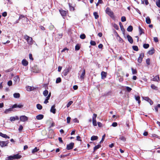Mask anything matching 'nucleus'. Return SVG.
Listing matches in <instances>:
<instances>
[{"instance_id": "obj_1", "label": "nucleus", "mask_w": 160, "mask_h": 160, "mask_svg": "<svg viewBox=\"0 0 160 160\" xmlns=\"http://www.w3.org/2000/svg\"><path fill=\"white\" fill-rule=\"evenodd\" d=\"M23 107V105H17L15 104L13 105L11 107L8 109H6L4 111V113L6 114L9 113L11 112L12 111H13V109L15 108H22Z\"/></svg>"}, {"instance_id": "obj_2", "label": "nucleus", "mask_w": 160, "mask_h": 160, "mask_svg": "<svg viewBox=\"0 0 160 160\" xmlns=\"http://www.w3.org/2000/svg\"><path fill=\"white\" fill-rule=\"evenodd\" d=\"M24 38L27 40L28 43L29 44L32 45L34 41L32 38L27 35L24 36Z\"/></svg>"}, {"instance_id": "obj_3", "label": "nucleus", "mask_w": 160, "mask_h": 160, "mask_svg": "<svg viewBox=\"0 0 160 160\" xmlns=\"http://www.w3.org/2000/svg\"><path fill=\"white\" fill-rule=\"evenodd\" d=\"M106 13L112 18H114L113 12L108 7L106 10Z\"/></svg>"}, {"instance_id": "obj_4", "label": "nucleus", "mask_w": 160, "mask_h": 160, "mask_svg": "<svg viewBox=\"0 0 160 160\" xmlns=\"http://www.w3.org/2000/svg\"><path fill=\"white\" fill-rule=\"evenodd\" d=\"M74 143L72 142L69 144H67L66 147V149L68 150H70L73 148L74 145Z\"/></svg>"}, {"instance_id": "obj_5", "label": "nucleus", "mask_w": 160, "mask_h": 160, "mask_svg": "<svg viewBox=\"0 0 160 160\" xmlns=\"http://www.w3.org/2000/svg\"><path fill=\"white\" fill-rule=\"evenodd\" d=\"M71 69V68L70 67H68L66 68L63 72V74L64 76H67L70 70Z\"/></svg>"}, {"instance_id": "obj_6", "label": "nucleus", "mask_w": 160, "mask_h": 160, "mask_svg": "<svg viewBox=\"0 0 160 160\" xmlns=\"http://www.w3.org/2000/svg\"><path fill=\"white\" fill-rule=\"evenodd\" d=\"M144 56L143 53H142L140 54L139 56L138 59V61L139 63H141L142 62Z\"/></svg>"}, {"instance_id": "obj_7", "label": "nucleus", "mask_w": 160, "mask_h": 160, "mask_svg": "<svg viewBox=\"0 0 160 160\" xmlns=\"http://www.w3.org/2000/svg\"><path fill=\"white\" fill-rule=\"evenodd\" d=\"M59 11L62 16L63 18H64L67 13V12L62 9H60Z\"/></svg>"}, {"instance_id": "obj_8", "label": "nucleus", "mask_w": 160, "mask_h": 160, "mask_svg": "<svg viewBox=\"0 0 160 160\" xmlns=\"http://www.w3.org/2000/svg\"><path fill=\"white\" fill-rule=\"evenodd\" d=\"M13 159H19L21 158L22 156L19 154H14L12 156Z\"/></svg>"}, {"instance_id": "obj_9", "label": "nucleus", "mask_w": 160, "mask_h": 160, "mask_svg": "<svg viewBox=\"0 0 160 160\" xmlns=\"http://www.w3.org/2000/svg\"><path fill=\"white\" fill-rule=\"evenodd\" d=\"M144 99L146 101H148L151 105H152L153 104V102L148 97H144Z\"/></svg>"}, {"instance_id": "obj_10", "label": "nucleus", "mask_w": 160, "mask_h": 160, "mask_svg": "<svg viewBox=\"0 0 160 160\" xmlns=\"http://www.w3.org/2000/svg\"><path fill=\"white\" fill-rule=\"evenodd\" d=\"M127 38H128V42L131 43L132 44L133 42V40L132 37L129 35L127 36Z\"/></svg>"}, {"instance_id": "obj_11", "label": "nucleus", "mask_w": 160, "mask_h": 160, "mask_svg": "<svg viewBox=\"0 0 160 160\" xmlns=\"http://www.w3.org/2000/svg\"><path fill=\"white\" fill-rule=\"evenodd\" d=\"M8 144V142H7L5 141H0V146H1L2 147H4L5 146H7Z\"/></svg>"}, {"instance_id": "obj_12", "label": "nucleus", "mask_w": 160, "mask_h": 160, "mask_svg": "<svg viewBox=\"0 0 160 160\" xmlns=\"http://www.w3.org/2000/svg\"><path fill=\"white\" fill-rule=\"evenodd\" d=\"M22 63L24 66H26L28 64V62L25 59H23L22 61Z\"/></svg>"}, {"instance_id": "obj_13", "label": "nucleus", "mask_w": 160, "mask_h": 160, "mask_svg": "<svg viewBox=\"0 0 160 160\" xmlns=\"http://www.w3.org/2000/svg\"><path fill=\"white\" fill-rule=\"evenodd\" d=\"M44 116L42 114H39L37 115L36 117V118L38 120L42 119L43 118Z\"/></svg>"}, {"instance_id": "obj_14", "label": "nucleus", "mask_w": 160, "mask_h": 160, "mask_svg": "<svg viewBox=\"0 0 160 160\" xmlns=\"http://www.w3.org/2000/svg\"><path fill=\"white\" fill-rule=\"evenodd\" d=\"M107 73L104 72L102 71L101 72V75L102 79H104L106 77Z\"/></svg>"}, {"instance_id": "obj_15", "label": "nucleus", "mask_w": 160, "mask_h": 160, "mask_svg": "<svg viewBox=\"0 0 160 160\" xmlns=\"http://www.w3.org/2000/svg\"><path fill=\"white\" fill-rule=\"evenodd\" d=\"M50 111L53 114H55L56 113V109L55 108V106L54 105H53L51 107Z\"/></svg>"}, {"instance_id": "obj_16", "label": "nucleus", "mask_w": 160, "mask_h": 160, "mask_svg": "<svg viewBox=\"0 0 160 160\" xmlns=\"http://www.w3.org/2000/svg\"><path fill=\"white\" fill-rule=\"evenodd\" d=\"M28 118L25 115L21 116L20 118V120H28Z\"/></svg>"}, {"instance_id": "obj_17", "label": "nucleus", "mask_w": 160, "mask_h": 160, "mask_svg": "<svg viewBox=\"0 0 160 160\" xmlns=\"http://www.w3.org/2000/svg\"><path fill=\"white\" fill-rule=\"evenodd\" d=\"M82 72L80 76V79H83L84 78V77L85 74V69H83L82 70Z\"/></svg>"}, {"instance_id": "obj_18", "label": "nucleus", "mask_w": 160, "mask_h": 160, "mask_svg": "<svg viewBox=\"0 0 160 160\" xmlns=\"http://www.w3.org/2000/svg\"><path fill=\"white\" fill-rule=\"evenodd\" d=\"M155 52V50L153 48H152L151 49L149 50L148 53L149 55H152Z\"/></svg>"}, {"instance_id": "obj_19", "label": "nucleus", "mask_w": 160, "mask_h": 160, "mask_svg": "<svg viewBox=\"0 0 160 160\" xmlns=\"http://www.w3.org/2000/svg\"><path fill=\"white\" fill-rule=\"evenodd\" d=\"M101 145L100 144H98L96 146H95L94 148H93V152H94L96 151V150H97L98 149V148H101Z\"/></svg>"}, {"instance_id": "obj_20", "label": "nucleus", "mask_w": 160, "mask_h": 160, "mask_svg": "<svg viewBox=\"0 0 160 160\" xmlns=\"http://www.w3.org/2000/svg\"><path fill=\"white\" fill-rule=\"evenodd\" d=\"M0 136L5 138H10L6 134H3L1 132H0Z\"/></svg>"}, {"instance_id": "obj_21", "label": "nucleus", "mask_w": 160, "mask_h": 160, "mask_svg": "<svg viewBox=\"0 0 160 160\" xmlns=\"http://www.w3.org/2000/svg\"><path fill=\"white\" fill-rule=\"evenodd\" d=\"M119 24L121 29V31L123 32V33L124 34L125 32V29L123 27L121 22H119Z\"/></svg>"}, {"instance_id": "obj_22", "label": "nucleus", "mask_w": 160, "mask_h": 160, "mask_svg": "<svg viewBox=\"0 0 160 160\" xmlns=\"http://www.w3.org/2000/svg\"><path fill=\"white\" fill-rule=\"evenodd\" d=\"M19 118L17 116L11 117L10 118V120H18Z\"/></svg>"}, {"instance_id": "obj_23", "label": "nucleus", "mask_w": 160, "mask_h": 160, "mask_svg": "<svg viewBox=\"0 0 160 160\" xmlns=\"http://www.w3.org/2000/svg\"><path fill=\"white\" fill-rule=\"evenodd\" d=\"M26 88L27 90L28 91H32L34 90V88L29 86H27L26 87Z\"/></svg>"}, {"instance_id": "obj_24", "label": "nucleus", "mask_w": 160, "mask_h": 160, "mask_svg": "<svg viewBox=\"0 0 160 160\" xmlns=\"http://www.w3.org/2000/svg\"><path fill=\"white\" fill-rule=\"evenodd\" d=\"M146 22L148 24H150L151 22V20L149 17H147L146 18Z\"/></svg>"}, {"instance_id": "obj_25", "label": "nucleus", "mask_w": 160, "mask_h": 160, "mask_svg": "<svg viewBox=\"0 0 160 160\" xmlns=\"http://www.w3.org/2000/svg\"><path fill=\"white\" fill-rule=\"evenodd\" d=\"M20 96V94L18 93H15L13 94V97L15 98H18Z\"/></svg>"}, {"instance_id": "obj_26", "label": "nucleus", "mask_w": 160, "mask_h": 160, "mask_svg": "<svg viewBox=\"0 0 160 160\" xmlns=\"http://www.w3.org/2000/svg\"><path fill=\"white\" fill-rule=\"evenodd\" d=\"M15 82H19V78L18 76H16L13 78Z\"/></svg>"}, {"instance_id": "obj_27", "label": "nucleus", "mask_w": 160, "mask_h": 160, "mask_svg": "<svg viewBox=\"0 0 160 160\" xmlns=\"http://www.w3.org/2000/svg\"><path fill=\"white\" fill-rule=\"evenodd\" d=\"M98 137L97 136H93L91 138V141H94L98 139Z\"/></svg>"}, {"instance_id": "obj_28", "label": "nucleus", "mask_w": 160, "mask_h": 160, "mask_svg": "<svg viewBox=\"0 0 160 160\" xmlns=\"http://www.w3.org/2000/svg\"><path fill=\"white\" fill-rule=\"evenodd\" d=\"M159 80V78L158 76H155L153 78V81H158Z\"/></svg>"}, {"instance_id": "obj_29", "label": "nucleus", "mask_w": 160, "mask_h": 160, "mask_svg": "<svg viewBox=\"0 0 160 160\" xmlns=\"http://www.w3.org/2000/svg\"><path fill=\"white\" fill-rule=\"evenodd\" d=\"M133 30V27L132 26L130 25L128 26L127 29L128 32H132Z\"/></svg>"}, {"instance_id": "obj_30", "label": "nucleus", "mask_w": 160, "mask_h": 160, "mask_svg": "<svg viewBox=\"0 0 160 160\" xmlns=\"http://www.w3.org/2000/svg\"><path fill=\"white\" fill-rule=\"evenodd\" d=\"M24 123L23 124L19 126V128H18V130L19 132H21L22 131L23 128V126H24Z\"/></svg>"}, {"instance_id": "obj_31", "label": "nucleus", "mask_w": 160, "mask_h": 160, "mask_svg": "<svg viewBox=\"0 0 160 160\" xmlns=\"http://www.w3.org/2000/svg\"><path fill=\"white\" fill-rule=\"evenodd\" d=\"M93 15L94 16L95 18L96 19H97L99 18V15L98 13L96 12H93Z\"/></svg>"}, {"instance_id": "obj_32", "label": "nucleus", "mask_w": 160, "mask_h": 160, "mask_svg": "<svg viewBox=\"0 0 160 160\" xmlns=\"http://www.w3.org/2000/svg\"><path fill=\"white\" fill-rule=\"evenodd\" d=\"M139 34L140 35H141L142 34L144 33V32L143 31V30L140 26L139 27Z\"/></svg>"}, {"instance_id": "obj_33", "label": "nucleus", "mask_w": 160, "mask_h": 160, "mask_svg": "<svg viewBox=\"0 0 160 160\" xmlns=\"http://www.w3.org/2000/svg\"><path fill=\"white\" fill-rule=\"evenodd\" d=\"M80 48V46L78 44L76 45L75 47V50L76 51L78 50Z\"/></svg>"}, {"instance_id": "obj_34", "label": "nucleus", "mask_w": 160, "mask_h": 160, "mask_svg": "<svg viewBox=\"0 0 160 160\" xmlns=\"http://www.w3.org/2000/svg\"><path fill=\"white\" fill-rule=\"evenodd\" d=\"M140 97L139 96H136L135 97V99L136 101H138V104H140L141 101L140 100Z\"/></svg>"}, {"instance_id": "obj_35", "label": "nucleus", "mask_w": 160, "mask_h": 160, "mask_svg": "<svg viewBox=\"0 0 160 160\" xmlns=\"http://www.w3.org/2000/svg\"><path fill=\"white\" fill-rule=\"evenodd\" d=\"M13 158L12 156H10L6 158L5 160H13Z\"/></svg>"}, {"instance_id": "obj_36", "label": "nucleus", "mask_w": 160, "mask_h": 160, "mask_svg": "<svg viewBox=\"0 0 160 160\" xmlns=\"http://www.w3.org/2000/svg\"><path fill=\"white\" fill-rule=\"evenodd\" d=\"M48 91L47 90H45L43 91V94L46 97L48 95Z\"/></svg>"}, {"instance_id": "obj_37", "label": "nucleus", "mask_w": 160, "mask_h": 160, "mask_svg": "<svg viewBox=\"0 0 160 160\" xmlns=\"http://www.w3.org/2000/svg\"><path fill=\"white\" fill-rule=\"evenodd\" d=\"M37 108L38 109L41 110L42 108V106L40 104H38L37 105Z\"/></svg>"}, {"instance_id": "obj_38", "label": "nucleus", "mask_w": 160, "mask_h": 160, "mask_svg": "<svg viewBox=\"0 0 160 160\" xmlns=\"http://www.w3.org/2000/svg\"><path fill=\"white\" fill-rule=\"evenodd\" d=\"M132 48L134 51H137L138 50V47L136 46H133L132 47Z\"/></svg>"}, {"instance_id": "obj_39", "label": "nucleus", "mask_w": 160, "mask_h": 160, "mask_svg": "<svg viewBox=\"0 0 160 160\" xmlns=\"http://www.w3.org/2000/svg\"><path fill=\"white\" fill-rule=\"evenodd\" d=\"M149 45L148 44H144L143 45V47L144 48L147 49L149 48Z\"/></svg>"}, {"instance_id": "obj_40", "label": "nucleus", "mask_w": 160, "mask_h": 160, "mask_svg": "<svg viewBox=\"0 0 160 160\" xmlns=\"http://www.w3.org/2000/svg\"><path fill=\"white\" fill-rule=\"evenodd\" d=\"M157 6L159 8H160V0H157L156 2Z\"/></svg>"}, {"instance_id": "obj_41", "label": "nucleus", "mask_w": 160, "mask_h": 160, "mask_svg": "<svg viewBox=\"0 0 160 160\" xmlns=\"http://www.w3.org/2000/svg\"><path fill=\"white\" fill-rule=\"evenodd\" d=\"M80 38L82 39H84L86 38V35L84 34H82L80 35Z\"/></svg>"}, {"instance_id": "obj_42", "label": "nucleus", "mask_w": 160, "mask_h": 160, "mask_svg": "<svg viewBox=\"0 0 160 160\" xmlns=\"http://www.w3.org/2000/svg\"><path fill=\"white\" fill-rule=\"evenodd\" d=\"M39 150V149H38L37 147H35L32 150V152L34 153L38 152Z\"/></svg>"}, {"instance_id": "obj_43", "label": "nucleus", "mask_w": 160, "mask_h": 160, "mask_svg": "<svg viewBox=\"0 0 160 160\" xmlns=\"http://www.w3.org/2000/svg\"><path fill=\"white\" fill-rule=\"evenodd\" d=\"M151 87L153 89L157 90L158 88L157 87L155 86L154 84H152Z\"/></svg>"}, {"instance_id": "obj_44", "label": "nucleus", "mask_w": 160, "mask_h": 160, "mask_svg": "<svg viewBox=\"0 0 160 160\" xmlns=\"http://www.w3.org/2000/svg\"><path fill=\"white\" fill-rule=\"evenodd\" d=\"M73 102L72 101H70L67 104V108H68L70 107V106L72 103Z\"/></svg>"}, {"instance_id": "obj_45", "label": "nucleus", "mask_w": 160, "mask_h": 160, "mask_svg": "<svg viewBox=\"0 0 160 160\" xmlns=\"http://www.w3.org/2000/svg\"><path fill=\"white\" fill-rule=\"evenodd\" d=\"M69 6L70 10L71 11H74V8L73 7L71 6V4L70 3H69Z\"/></svg>"}, {"instance_id": "obj_46", "label": "nucleus", "mask_w": 160, "mask_h": 160, "mask_svg": "<svg viewBox=\"0 0 160 160\" xmlns=\"http://www.w3.org/2000/svg\"><path fill=\"white\" fill-rule=\"evenodd\" d=\"M70 153L66 155H61L60 156V157L61 158H64L67 156H68L69 155Z\"/></svg>"}, {"instance_id": "obj_47", "label": "nucleus", "mask_w": 160, "mask_h": 160, "mask_svg": "<svg viewBox=\"0 0 160 160\" xmlns=\"http://www.w3.org/2000/svg\"><path fill=\"white\" fill-rule=\"evenodd\" d=\"M61 78H58L56 80V83H59L61 82Z\"/></svg>"}, {"instance_id": "obj_48", "label": "nucleus", "mask_w": 160, "mask_h": 160, "mask_svg": "<svg viewBox=\"0 0 160 160\" xmlns=\"http://www.w3.org/2000/svg\"><path fill=\"white\" fill-rule=\"evenodd\" d=\"M132 74H136L137 73V71L136 69L132 68Z\"/></svg>"}, {"instance_id": "obj_49", "label": "nucleus", "mask_w": 160, "mask_h": 160, "mask_svg": "<svg viewBox=\"0 0 160 160\" xmlns=\"http://www.w3.org/2000/svg\"><path fill=\"white\" fill-rule=\"evenodd\" d=\"M113 27L116 30H118L119 29V27H118V26L117 24H116L115 23H114L113 24Z\"/></svg>"}, {"instance_id": "obj_50", "label": "nucleus", "mask_w": 160, "mask_h": 160, "mask_svg": "<svg viewBox=\"0 0 160 160\" xmlns=\"http://www.w3.org/2000/svg\"><path fill=\"white\" fill-rule=\"evenodd\" d=\"M105 134H104V135H103L102 137L101 140L100 142V143H101L103 142V141L104 140V139H105Z\"/></svg>"}, {"instance_id": "obj_51", "label": "nucleus", "mask_w": 160, "mask_h": 160, "mask_svg": "<svg viewBox=\"0 0 160 160\" xmlns=\"http://www.w3.org/2000/svg\"><path fill=\"white\" fill-rule=\"evenodd\" d=\"M150 60L149 58H148L146 60V63L148 65L150 64Z\"/></svg>"}, {"instance_id": "obj_52", "label": "nucleus", "mask_w": 160, "mask_h": 160, "mask_svg": "<svg viewBox=\"0 0 160 160\" xmlns=\"http://www.w3.org/2000/svg\"><path fill=\"white\" fill-rule=\"evenodd\" d=\"M119 139H120L121 140L124 141H125L126 140V138L124 137H123V136H122L121 137H120Z\"/></svg>"}, {"instance_id": "obj_53", "label": "nucleus", "mask_w": 160, "mask_h": 160, "mask_svg": "<svg viewBox=\"0 0 160 160\" xmlns=\"http://www.w3.org/2000/svg\"><path fill=\"white\" fill-rule=\"evenodd\" d=\"M121 20L122 22H124L126 21V17L124 16H122L121 17Z\"/></svg>"}, {"instance_id": "obj_54", "label": "nucleus", "mask_w": 160, "mask_h": 160, "mask_svg": "<svg viewBox=\"0 0 160 160\" xmlns=\"http://www.w3.org/2000/svg\"><path fill=\"white\" fill-rule=\"evenodd\" d=\"M90 43L91 45L92 46H94L96 44L95 42L92 40L91 41Z\"/></svg>"}, {"instance_id": "obj_55", "label": "nucleus", "mask_w": 160, "mask_h": 160, "mask_svg": "<svg viewBox=\"0 0 160 160\" xmlns=\"http://www.w3.org/2000/svg\"><path fill=\"white\" fill-rule=\"evenodd\" d=\"M126 88L127 91L128 92H130L131 90H132V88L128 87H126Z\"/></svg>"}, {"instance_id": "obj_56", "label": "nucleus", "mask_w": 160, "mask_h": 160, "mask_svg": "<svg viewBox=\"0 0 160 160\" xmlns=\"http://www.w3.org/2000/svg\"><path fill=\"white\" fill-rule=\"evenodd\" d=\"M118 125V123L116 122H113L112 123V126L113 127H116Z\"/></svg>"}, {"instance_id": "obj_57", "label": "nucleus", "mask_w": 160, "mask_h": 160, "mask_svg": "<svg viewBox=\"0 0 160 160\" xmlns=\"http://www.w3.org/2000/svg\"><path fill=\"white\" fill-rule=\"evenodd\" d=\"M54 28V26L53 25L51 24L49 27V28L50 30H52Z\"/></svg>"}, {"instance_id": "obj_58", "label": "nucleus", "mask_w": 160, "mask_h": 160, "mask_svg": "<svg viewBox=\"0 0 160 160\" xmlns=\"http://www.w3.org/2000/svg\"><path fill=\"white\" fill-rule=\"evenodd\" d=\"M8 85L9 86H11L12 85V81H11V80L9 81L8 82Z\"/></svg>"}, {"instance_id": "obj_59", "label": "nucleus", "mask_w": 160, "mask_h": 160, "mask_svg": "<svg viewBox=\"0 0 160 160\" xmlns=\"http://www.w3.org/2000/svg\"><path fill=\"white\" fill-rule=\"evenodd\" d=\"M29 59L30 60L33 61V58L32 57V54H31L30 53V54H29Z\"/></svg>"}, {"instance_id": "obj_60", "label": "nucleus", "mask_w": 160, "mask_h": 160, "mask_svg": "<svg viewBox=\"0 0 160 160\" xmlns=\"http://www.w3.org/2000/svg\"><path fill=\"white\" fill-rule=\"evenodd\" d=\"M97 115L96 114H93V116L92 117V120H95L96 118Z\"/></svg>"}, {"instance_id": "obj_61", "label": "nucleus", "mask_w": 160, "mask_h": 160, "mask_svg": "<svg viewBox=\"0 0 160 160\" xmlns=\"http://www.w3.org/2000/svg\"><path fill=\"white\" fill-rule=\"evenodd\" d=\"M96 121H92V123L94 126H96L97 125V123Z\"/></svg>"}, {"instance_id": "obj_62", "label": "nucleus", "mask_w": 160, "mask_h": 160, "mask_svg": "<svg viewBox=\"0 0 160 160\" xmlns=\"http://www.w3.org/2000/svg\"><path fill=\"white\" fill-rule=\"evenodd\" d=\"M98 126L99 127H102V124L100 122H97Z\"/></svg>"}, {"instance_id": "obj_63", "label": "nucleus", "mask_w": 160, "mask_h": 160, "mask_svg": "<svg viewBox=\"0 0 160 160\" xmlns=\"http://www.w3.org/2000/svg\"><path fill=\"white\" fill-rule=\"evenodd\" d=\"M154 40L155 42H158V40L157 37H155L154 38Z\"/></svg>"}, {"instance_id": "obj_64", "label": "nucleus", "mask_w": 160, "mask_h": 160, "mask_svg": "<svg viewBox=\"0 0 160 160\" xmlns=\"http://www.w3.org/2000/svg\"><path fill=\"white\" fill-rule=\"evenodd\" d=\"M77 140L79 141H81L82 140L80 139L81 137L80 136H78L77 137Z\"/></svg>"}]
</instances>
